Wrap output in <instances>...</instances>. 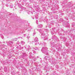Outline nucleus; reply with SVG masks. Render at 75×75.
<instances>
[{"label": "nucleus", "instance_id": "f257e3e1", "mask_svg": "<svg viewBox=\"0 0 75 75\" xmlns=\"http://www.w3.org/2000/svg\"><path fill=\"white\" fill-rule=\"evenodd\" d=\"M41 51L42 52L45 54V55H48V48L46 47H43Z\"/></svg>", "mask_w": 75, "mask_h": 75}, {"label": "nucleus", "instance_id": "f03ea898", "mask_svg": "<svg viewBox=\"0 0 75 75\" xmlns=\"http://www.w3.org/2000/svg\"><path fill=\"white\" fill-rule=\"evenodd\" d=\"M27 54H26L25 53H23L22 58H24L27 57Z\"/></svg>", "mask_w": 75, "mask_h": 75}, {"label": "nucleus", "instance_id": "7ed1b4c3", "mask_svg": "<svg viewBox=\"0 0 75 75\" xmlns=\"http://www.w3.org/2000/svg\"><path fill=\"white\" fill-rule=\"evenodd\" d=\"M42 32H43V31L42 32L41 35V37L42 38H44V37L45 36V33H42Z\"/></svg>", "mask_w": 75, "mask_h": 75}, {"label": "nucleus", "instance_id": "20e7f679", "mask_svg": "<svg viewBox=\"0 0 75 75\" xmlns=\"http://www.w3.org/2000/svg\"><path fill=\"white\" fill-rule=\"evenodd\" d=\"M52 39H53V40H56V39H57V37H56L55 35L52 36V38H51L50 40H51Z\"/></svg>", "mask_w": 75, "mask_h": 75}, {"label": "nucleus", "instance_id": "39448f33", "mask_svg": "<svg viewBox=\"0 0 75 75\" xmlns=\"http://www.w3.org/2000/svg\"><path fill=\"white\" fill-rule=\"evenodd\" d=\"M16 48L18 49V50H21V49H22V48H23V47H21V45H19L18 46L16 47Z\"/></svg>", "mask_w": 75, "mask_h": 75}, {"label": "nucleus", "instance_id": "423d86ee", "mask_svg": "<svg viewBox=\"0 0 75 75\" xmlns=\"http://www.w3.org/2000/svg\"><path fill=\"white\" fill-rule=\"evenodd\" d=\"M13 44V42L12 41L8 42V44H9V45H12Z\"/></svg>", "mask_w": 75, "mask_h": 75}, {"label": "nucleus", "instance_id": "0eeeda50", "mask_svg": "<svg viewBox=\"0 0 75 75\" xmlns=\"http://www.w3.org/2000/svg\"><path fill=\"white\" fill-rule=\"evenodd\" d=\"M65 23L66 25H67V27H69V23L67 22H65Z\"/></svg>", "mask_w": 75, "mask_h": 75}, {"label": "nucleus", "instance_id": "6e6552de", "mask_svg": "<svg viewBox=\"0 0 75 75\" xmlns=\"http://www.w3.org/2000/svg\"><path fill=\"white\" fill-rule=\"evenodd\" d=\"M31 58H32L33 59L34 61H35L36 60V58H35V56L32 57L31 58Z\"/></svg>", "mask_w": 75, "mask_h": 75}, {"label": "nucleus", "instance_id": "1a4fd4ad", "mask_svg": "<svg viewBox=\"0 0 75 75\" xmlns=\"http://www.w3.org/2000/svg\"><path fill=\"white\" fill-rule=\"evenodd\" d=\"M34 41L35 42H38V39L37 37H36Z\"/></svg>", "mask_w": 75, "mask_h": 75}, {"label": "nucleus", "instance_id": "9d476101", "mask_svg": "<svg viewBox=\"0 0 75 75\" xmlns=\"http://www.w3.org/2000/svg\"><path fill=\"white\" fill-rule=\"evenodd\" d=\"M28 31H30L31 30V26H29L27 28Z\"/></svg>", "mask_w": 75, "mask_h": 75}, {"label": "nucleus", "instance_id": "9b49d317", "mask_svg": "<svg viewBox=\"0 0 75 75\" xmlns=\"http://www.w3.org/2000/svg\"><path fill=\"white\" fill-rule=\"evenodd\" d=\"M38 28H42V24L38 25Z\"/></svg>", "mask_w": 75, "mask_h": 75}, {"label": "nucleus", "instance_id": "f8f14e48", "mask_svg": "<svg viewBox=\"0 0 75 75\" xmlns=\"http://www.w3.org/2000/svg\"><path fill=\"white\" fill-rule=\"evenodd\" d=\"M29 54L30 55V56L29 57V58H30V59H31V58H32L33 57V56H31V54H32V53L31 52H30L29 53Z\"/></svg>", "mask_w": 75, "mask_h": 75}, {"label": "nucleus", "instance_id": "ddd939ff", "mask_svg": "<svg viewBox=\"0 0 75 75\" xmlns=\"http://www.w3.org/2000/svg\"><path fill=\"white\" fill-rule=\"evenodd\" d=\"M44 38H44V40H47L48 39V37H47V36H44Z\"/></svg>", "mask_w": 75, "mask_h": 75}, {"label": "nucleus", "instance_id": "4468645a", "mask_svg": "<svg viewBox=\"0 0 75 75\" xmlns=\"http://www.w3.org/2000/svg\"><path fill=\"white\" fill-rule=\"evenodd\" d=\"M27 47H28V48L27 47H26V48L27 49V50H28H28H30V49H29L30 48V46L28 45L27 46Z\"/></svg>", "mask_w": 75, "mask_h": 75}, {"label": "nucleus", "instance_id": "2eb2a0df", "mask_svg": "<svg viewBox=\"0 0 75 75\" xmlns=\"http://www.w3.org/2000/svg\"><path fill=\"white\" fill-rule=\"evenodd\" d=\"M54 18H55V19H57L58 18V16H57V15H55L54 16Z\"/></svg>", "mask_w": 75, "mask_h": 75}, {"label": "nucleus", "instance_id": "dca6fc26", "mask_svg": "<svg viewBox=\"0 0 75 75\" xmlns=\"http://www.w3.org/2000/svg\"><path fill=\"white\" fill-rule=\"evenodd\" d=\"M52 62L51 63L52 64H54L55 63V60L52 59Z\"/></svg>", "mask_w": 75, "mask_h": 75}, {"label": "nucleus", "instance_id": "f3484780", "mask_svg": "<svg viewBox=\"0 0 75 75\" xmlns=\"http://www.w3.org/2000/svg\"><path fill=\"white\" fill-rule=\"evenodd\" d=\"M37 30L38 31V30H39V32H40V33H42V32L43 31L42 30H39L38 29H37Z\"/></svg>", "mask_w": 75, "mask_h": 75}, {"label": "nucleus", "instance_id": "a211bd4d", "mask_svg": "<svg viewBox=\"0 0 75 75\" xmlns=\"http://www.w3.org/2000/svg\"><path fill=\"white\" fill-rule=\"evenodd\" d=\"M21 43L22 45H23V44H25V42L23 41H21Z\"/></svg>", "mask_w": 75, "mask_h": 75}, {"label": "nucleus", "instance_id": "6ab92c4d", "mask_svg": "<svg viewBox=\"0 0 75 75\" xmlns=\"http://www.w3.org/2000/svg\"><path fill=\"white\" fill-rule=\"evenodd\" d=\"M13 41H17V39L16 38H15L14 39H13Z\"/></svg>", "mask_w": 75, "mask_h": 75}, {"label": "nucleus", "instance_id": "aec40b11", "mask_svg": "<svg viewBox=\"0 0 75 75\" xmlns=\"http://www.w3.org/2000/svg\"><path fill=\"white\" fill-rule=\"evenodd\" d=\"M75 25V23H72V27H74Z\"/></svg>", "mask_w": 75, "mask_h": 75}, {"label": "nucleus", "instance_id": "412c9836", "mask_svg": "<svg viewBox=\"0 0 75 75\" xmlns=\"http://www.w3.org/2000/svg\"><path fill=\"white\" fill-rule=\"evenodd\" d=\"M4 70L5 72H6V71H7V67H4Z\"/></svg>", "mask_w": 75, "mask_h": 75}, {"label": "nucleus", "instance_id": "4be33fe9", "mask_svg": "<svg viewBox=\"0 0 75 75\" xmlns=\"http://www.w3.org/2000/svg\"><path fill=\"white\" fill-rule=\"evenodd\" d=\"M47 57V56H46L45 57H44V60H47V58H47L46 57Z\"/></svg>", "mask_w": 75, "mask_h": 75}, {"label": "nucleus", "instance_id": "5701e85b", "mask_svg": "<svg viewBox=\"0 0 75 75\" xmlns=\"http://www.w3.org/2000/svg\"><path fill=\"white\" fill-rule=\"evenodd\" d=\"M35 18L36 20H37L38 19V15H36L35 16Z\"/></svg>", "mask_w": 75, "mask_h": 75}, {"label": "nucleus", "instance_id": "b1692460", "mask_svg": "<svg viewBox=\"0 0 75 75\" xmlns=\"http://www.w3.org/2000/svg\"><path fill=\"white\" fill-rule=\"evenodd\" d=\"M46 58H47V59H48V60H49L50 59V57H49L48 56H46Z\"/></svg>", "mask_w": 75, "mask_h": 75}, {"label": "nucleus", "instance_id": "393cba45", "mask_svg": "<svg viewBox=\"0 0 75 75\" xmlns=\"http://www.w3.org/2000/svg\"><path fill=\"white\" fill-rule=\"evenodd\" d=\"M60 21H62H62H64V20L63 19H62V18H61L60 20Z\"/></svg>", "mask_w": 75, "mask_h": 75}, {"label": "nucleus", "instance_id": "a878e982", "mask_svg": "<svg viewBox=\"0 0 75 75\" xmlns=\"http://www.w3.org/2000/svg\"><path fill=\"white\" fill-rule=\"evenodd\" d=\"M33 52L34 53V54H35V53H36V52H35V51L33 50Z\"/></svg>", "mask_w": 75, "mask_h": 75}, {"label": "nucleus", "instance_id": "bb28decb", "mask_svg": "<svg viewBox=\"0 0 75 75\" xmlns=\"http://www.w3.org/2000/svg\"><path fill=\"white\" fill-rule=\"evenodd\" d=\"M51 47H54V45L53 44H51Z\"/></svg>", "mask_w": 75, "mask_h": 75}, {"label": "nucleus", "instance_id": "cd10ccee", "mask_svg": "<svg viewBox=\"0 0 75 75\" xmlns=\"http://www.w3.org/2000/svg\"><path fill=\"white\" fill-rule=\"evenodd\" d=\"M49 27L50 28H51V25H49Z\"/></svg>", "mask_w": 75, "mask_h": 75}, {"label": "nucleus", "instance_id": "c85d7f7f", "mask_svg": "<svg viewBox=\"0 0 75 75\" xmlns=\"http://www.w3.org/2000/svg\"><path fill=\"white\" fill-rule=\"evenodd\" d=\"M27 38H28V39H29V38H30V36H27Z\"/></svg>", "mask_w": 75, "mask_h": 75}, {"label": "nucleus", "instance_id": "c756f323", "mask_svg": "<svg viewBox=\"0 0 75 75\" xmlns=\"http://www.w3.org/2000/svg\"><path fill=\"white\" fill-rule=\"evenodd\" d=\"M10 8H13V6L12 5H11L10 6Z\"/></svg>", "mask_w": 75, "mask_h": 75}, {"label": "nucleus", "instance_id": "7c9ffc66", "mask_svg": "<svg viewBox=\"0 0 75 75\" xmlns=\"http://www.w3.org/2000/svg\"><path fill=\"white\" fill-rule=\"evenodd\" d=\"M62 15H64V13H62L60 14V16H62Z\"/></svg>", "mask_w": 75, "mask_h": 75}, {"label": "nucleus", "instance_id": "2f4dec72", "mask_svg": "<svg viewBox=\"0 0 75 75\" xmlns=\"http://www.w3.org/2000/svg\"><path fill=\"white\" fill-rule=\"evenodd\" d=\"M30 42V44H33V41H31Z\"/></svg>", "mask_w": 75, "mask_h": 75}, {"label": "nucleus", "instance_id": "473e14b6", "mask_svg": "<svg viewBox=\"0 0 75 75\" xmlns=\"http://www.w3.org/2000/svg\"><path fill=\"white\" fill-rule=\"evenodd\" d=\"M65 19H66V20H68V18L67 17H65Z\"/></svg>", "mask_w": 75, "mask_h": 75}, {"label": "nucleus", "instance_id": "72a5a7b5", "mask_svg": "<svg viewBox=\"0 0 75 75\" xmlns=\"http://www.w3.org/2000/svg\"><path fill=\"white\" fill-rule=\"evenodd\" d=\"M35 34H36V33L35 32H34L33 33V35H34Z\"/></svg>", "mask_w": 75, "mask_h": 75}, {"label": "nucleus", "instance_id": "f704fd0d", "mask_svg": "<svg viewBox=\"0 0 75 75\" xmlns=\"http://www.w3.org/2000/svg\"><path fill=\"white\" fill-rule=\"evenodd\" d=\"M0 36L1 37H3V35L0 34Z\"/></svg>", "mask_w": 75, "mask_h": 75}, {"label": "nucleus", "instance_id": "c9c22d12", "mask_svg": "<svg viewBox=\"0 0 75 75\" xmlns=\"http://www.w3.org/2000/svg\"><path fill=\"white\" fill-rule=\"evenodd\" d=\"M36 22L37 23V24H38V21L37 20L36 21Z\"/></svg>", "mask_w": 75, "mask_h": 75}, {"label": "nucleus", "instance_id": "e433bc0d", "mask_svg": "<svg viewBox=\"0 0 75 75\" xmlns=\"http://www.w3.org/2000/svg\"><path fill=\"white\" fill-rule=\"evenodd\" d=\"M1 38H2V39H3V38H4V36H3H3H2L1 37Z\"/></svg>", "mask_w": 75, "mask_h": 75}, {"label": "nucleus", "instance_id": "4c0bfd02", "mask_svg": "<svg viewBox=\"0 0 75 75\" xmlns=\"http://www.w3.org/2000/svg\"><path fill=\"white\" fill-rule=\"evenodd\" d=\"M52 30H53V31H54V30H55V28H52Z\"/></svg>", "mask_w": 75, "mask_h": 75}, {"label": "nucleus", "instance_id": "58836bf2", "mask_svg": "<svg viewBox=\"0 0 75 75\" xmlns=\"http://www.w3.org/2000/svg\"><path fill=\"white\" fill-rule=\"evenodd\" d=\"M51 34L52 35H53V34H54V33L53 32H51Z\"/></svg>", "mask_w": 75, "mask_h": 75}, {"label": "nucleus", "instance_id": "ea45409f", "mask_svg": "<svg viewBox=\"0 0 75 75\" xmlns=\"http://www.w3.org/2000/svg\"><path fill=\"white\" fill-rule=\"evenodd\" d=\"M43 44H44V45H46V42H44L43 43Z\"/></svg>", "mask_w": 75, "mask_h": 75}, {"label": "nucleus", "instance_id": "a19ab883", "mask_svg": "<svg viewBox=\"0 0 75 75\" xmlns=\"http://www.w3.org/2000/svg\"><path fill=\"white\" fill-rule=\"evenodd\" d=\"M46 31H48V30L47 29H46L45 30Z\"/></svg>", "mask_w": 75, "mask_h": 75}, {"label": "nucleus", "instance_id": "79ce46f5", "mask_svg": "<svg viewBox=\"0 0 75 75\" xmlns=\"http://www.w3.org/2000/svg\"><path fill=\"white\" fill-rule=\"evenodd\" d=\"M60 30H61V31H62V30H62V28H60Z\"/></svg>", "mask_w": 75, "mask_h": 75}, {"label": "nucleus", "instance_id": "37998d69", "mask_svg": "<svg viewBox=\"0 0 75 75\" xmlns=\"http://www.w3.org/2000/svg\"><path fill=\"white\" fill-rule=\"evenodd\" d=\"M30 12H28V14H30Z\"/></svg>", "mask_w": 75, "mask_h": 75}, {"label": "nucleus", "instance_id": "c03bdc74", "mask_svg": "<svg viewBox=\"0 0 75 75\" xmlns=\"http://www.w3.org/2000/svg\"><path fill=\"white\" fill-rule=\"evenodd\" d=\"M24 35V36H26V35L25 34Z\"/></svg>", "mask_w": 75, "mask_h": 75}, {"label": "nucleus", "instance_id": "a18cd8bd", "mask_svg": "<svg viewBox=\"0 0 75 75\" xmlns=\"http://www.w3.org/2000/svg\"><path fill=\"white\" fill-rule=\"evenodd\" d=\"M31 13L32 14H33V12H31Z\"/></svg>", "mask_w": 75, "mask_h": 75}, {"label": "nucleus", "instance_id": "49530a36", "mask_svg": "<svg viewBox=\"0 0 75 75\" xmlns=\"http://www.w3.org/2000/svg\"><path fill=\"white\" fill-rule=\"evenodd\" d=\"M3 42V43H5V42Z\"/></svg>", "mask_w": 75, "mask_h": 75}, {"label": "nucleus", "instance_id": "de8ad7c7", "mask_svg": "<svg viewBox=\"0 0 75 75\" xmlns=\"http://www.w3.org/2000/svg\"><path fill=\"white\" fill-rule=\"evenodd\" d=\"M20 8H21V7H20Z\"/></svg>", "mask_w": 75, "mask_h": 75}, {"label": "nucleus", "instance_id": "09e8293b", "mask_svg": "<svg viewBox=\"0 0 75 75\" xmlns=\"http://www.w3.org/2000/svg\"><path fill=\"white\" fill-rule=\"evenodd\" d=\"M0 44H1V42H0Z\"/></svg>", "mask_w": 75, "mask_h": 75}, {"label": "nucleus", "instance_id": "8fccbe9b", "mask_svg": "<svg viewBox=\"0 0 75 75\" xmlns=\"http://www.w3.org/2000/svg\"><path fill=\"white\" fill-rule=\"evenodd\" d=\"M64 33H67V32H64Z\"/></svg>", "mask_w": 75, "mask_h": 75}, {"label": "nucleus", "instance_id": "3c124183", "mask_svg": "<svg viewBox=\"0 0 75 75\" xmlns=\"http://www.w3.org/2000/svg\"><path fill=\"white\" fill-rule=\"evenodd\" d=\"M20 6H21V5H20Z\"/></svg>", "mask_w": 75, "mask_h": 75}, {"label": "nucleus", "instance_id": "603ef678", "mask_svg": "<svg viewBox=\"0 0 75 75\" xmlns=\"http://www.w3.org/2000/svg\"><path fill=\"white\" fill-rule=\"evenodd\" d=\"M33 19H34V18H33Z\"/></svg>", "mask_w": 75, "mask_h": 75}, {"label": "nucleus", "instance_id": "864d4df0", "mask_svg": "<svg viewBox=\"0 0 75 75\" xmlns=\"http://www.w3.org/2000/svg\"><path fill=\"white\" fill-rule=\"evenodd\" d=\"M38 58H39L38 56Z\"/></svg>", "mask_w": 75, "mask_h": 75}, {"label": "nucleus", "instance_id": "5fc2aeb1", "mask_svg": "<svg viewBox=\"0 0 75 75\" xmlns=\"http://www.w3.org/2000/svg\"><path fill=\"white\" fill-rule=\"evenodd\" d=\"M11 14H9V15H10Z\"/></svg>", "mask_w": 75, "mask_h": 75}, {"label": "nucleus", "instance_id": "6e6d98bb", "mask_svg": "<svg viewBox=\"0 0 75 75\" xmlns=\"http://www.w3.org/2000/svg\"><path fill=\"white\" fill-rule=\"evenodd\" d=\"M18 42H19V41H18Z\"/></svg>", "mask_w": 75, "mask_h": 75}, {"label": "nucleus", "instance_id": "4d7b16f0", "mask_svg": "<svg viewBox=\"0 0 75 75\" xmlns=\"http://www.w3.org/2000/svg\"><path fill=\"white\" fill-rule=\"evenodd\" d=\"M35 45H36V44H35Z\"/></svg>", "mask_w": 75, "mask_h": 75}]
</instances>
